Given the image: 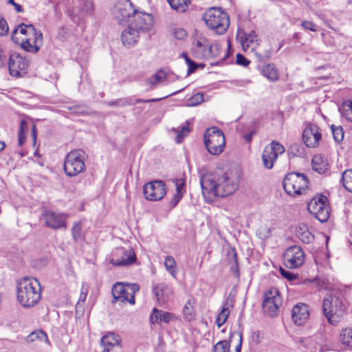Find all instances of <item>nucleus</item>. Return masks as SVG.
Instances as JSON below:
<instances>
[{
  "label": "nucleus",
  "instance_id": "338daca9",
  "mask_svg": "<svg viewBox=\"0 0 352 352\" xmlns=\"http://www.w3.org/2000/svg\"><path fill=\"white\" fill-rule=\"evenodd\" d=\"M87 294H86V293L80 292V296H79V300H78V305L79 304L80 301H81V302H85V301L86 298H87Z\"/></svg>",
  "mask_w": 352,
  "mask_h": 352
},
{
  "label": "nucleus",
  "instance_id": "bb28decb",
  "mask_svg": "<svg viewBox=\"0 0 352 352\" xmlns=\"http://www.w3.org/2000/svg\"><path fill=\"white\" fill-rule=\"evenodd\" d=\"M312 168L320 174L324 173L329 169V163L324 156L316 155L312 159Z\"/></svg>",
  "mask_w": 352,
  "mask_h": 352
},
{
  "label": "nucleus",
  "instance_id": "603ef678",
  "mask_svg": "<svg viewBox=\"0 0 352 352\" xmlns=\"http://www.w3.org/2000/svg\"><path fill=\"white\" fill-rule=\"evenodd\" d=\"M153 76V79L157 80L158 83L162 82L166 78V74L162 70L157 72Z\"/></svg>",
  "mask_w": 352,
  "mask_h": 352
},
{
  "label": "nucleus",
  "instance_id": "39448f33",
  "mask_svg": "<svg viewBox=\"0 0 352 352\" xmlns=\"http://www.w3.org/2000/svg\"><path fill=\"white\" fill-rule=\"evenodd\" d=\"M323 312L328 322L336 325L344 311L342 299L336 295L327 294L323 300Z\"/></svg>",
  "mask_w": 352,
  "mask_h": 352
},
{
  "label": "nucleus",
  "instance_id": "680f3d73",
  "mask_svg": "<svg viewBox=\"0 0 352 352\" xmlns=\"http://www.w3.org/2000/svg\"><path fill=\"white\" fill-rule=\"evenodd\" d=\"M147 82L148 84L151 86V88L155 87L157 84H159L157 82V80H154L153 79V76H151L148 80H147Z\"/></svg>",
  "mask_w": 352,
  "mask_h": 352
},
{
  "label": "nucleus",
  "instance_id": "e2e57ef3",
  "mask_svg": "<svg viewBox=\"0 0 352 352\" xmlns=\"http://www.w3.org/2000/svg\"><path fill=\"white\" fill-rule=\"evenodd\" d=\"M255 134L254 131H252L249 133L245 134L243 138L247 142H250L252 139V136Z\"/></svg>",
  "mask_w": 352,
  "mask_h": 352
},
{
  "label": "nucleus",
  "instance_id": "0eeeda50",
  "mask_svg": "<svg viewBox=\"0 0 352 352\" xmlns=\"http://www.w3.org/2000/svg\"><path fill=\"white\" fill-rule=\"evenodd\" d=\"M85 153L82 149H75L67 153L65 162L64 170L69 177L76 176L85 170Z\"/></svg>",
  "mask_w": 352,
  "mask_h": 352
},
{
  "label": "nucleus",
  "instance_id": "c85d7f7f",
  "mask_svg": "<svg viewBox=\"0 0 352 352\" xmlns=\"http://www.w3.org/2000/svg\"><path fill=\"white\" fill-rule=\"evenodd\" d=\"M261 74L263 76L272 82L278 80L279 78L278 71L273 64H267L263 66Z\"/></svg>",
  "mask_w": 352,
  "mask_h": 352
},
{
  "label": "nucleus",
  "instance_id": "4c0bfd02",
  "mask_svg": "<svg viewBox=\"0 0 352 352\" xmlns=\"http://www.w3.org/2000/svg\"><path fill=\"white\" fill-rule=\"evenodd\" d=\"M341 180L344 188L352 192V169L344 170L342 173Z\"/></svg>",
  "mask_w": 352,
  "mask_h": 352
},
{
  "label": "nucleus",
  "instance_id": "7ed1b4c3",
  "mask_svg": "<svg viewBox=\"0 0 352 352\" xmlns=\"http://www.w3.org/2000/svg\"><path fill=\"white\" fill-rule=\"evenodd\" d=\"M16 297L22 307L25 308L34 307L41 298L39 282L36 278H23L17 283Z\"/></svg>",
  "mask_w": 352,
  "mask_h": 352
},
{
  "label": "nucleus",
  "instance_id": "37998d69",
  "mask_svg": "<svg viewBox=\"0 0 352 352\" xmlns=\"http://www.w3.org/2000/svg\"><path fill=\"white\" fill-rule=\"evenodd\" d=\"M204 101V95L201 93H197L187 100L186 106L195 107L201 104Z\"/></svg>",
  "mask_w": 352,
  "mask_h": 352
},
{
  "label": "nucleus",
  "instance_id": "a878e982",
  "mask_svg": "<svg viewBox=\"0 0 352 352\" xmlns=\"http://www.w3.org/2000/svg\"><path fill=\"white\" fill-rule=\"evenodd\" d=\"M339 342L344 350L352 351V327L341 329L339 334Z\"/></svg>",
  "mask_w": 352,
  "mask_h": 352
},
{
  "label": "nucleus",
  "instance_id": "412c9836",
  "mask_svg": "<svg viewBox=\"0 0 352 352\" xmlns=\"http://www.w3.org/2000/svg\"><path fill=\"white\" fill-rule=\"evenodd\" d=\"M120 336L114 333H109L102 336L100 340L102 352H115L114 348L120 344Z\"/></svg>",
  "mask_w": 352,
  "mask_h": 352
},
{
  "label": "nucleus",
  "instance_id": "69168bd1",
  "mask_svg": "<svg viewBox=\"0 0 352 352\" xmlns=\"http://www.w3.org/2000/svg\"><path fill=\"white\" fill-rule=\"evenodd\" d=\"M3 52L0 50V68L3 67L5 65V62H6V57L3 56Z\"/></svg>",
  "mask_w": 352,
  "mask_h": 352
},
{
  "label": "nucleus",
  "instance_id": "2f4dec72",
  "mask_svg": "<svg viewBox=\"0 0 352 352\" xmlns=\"http://www.w3.org/2000/svg\"><path fill=\"white\" fill-rule=\"evenodd\" d=\"M195 303V298H190L184 305L183 314L184 319L187 321H191L195 316V309L194 307Z\"/></svg>",
  "mask_w": 352,
  "mask_h": 352
},
{
  "label": "nucleus",
  "instance_id": "f03ea898",
  "mask_svg": "<svg viewBox=\"0 0 352 352\" xmlns=\"http://www.w3.org/2000/svg\"><path fill=\"white\" fill-rule=\"evenodd\" d=\"M12 40L28 52L36 53L43 44V34L32 24H19L12 32Z\"/></svg>",
  "mask_w": 352,
  "mask_h": 352
},
{
  "label": "nucleus",
  "instance_id": "c756f323",
  "mask_svg": "<svg viewBox=\"0 0 352 352\" xmlns=\"http://www.w3.org/2000/svg\"><path fill=\"white\" fill-rule=\"evenodd\" d=\"M296 234L304 243H309L313 239V235L309 231L307 226L302 224L296 228Z\"/></svg>",
  "mask_w": 352,
  "mask_h": 352
},
{
  "label": "nucleus",
  "instance_id": "b1692460",
  "mask_svg": "<svg viewBox=\"0 0 352 352\" xmlns=\"http://www.w3.org/2000/svg\"><path fill=\"white\" fill-rule=\"evenodd\" d=\"M173 318V314L154 308L151 315L150 320L152 324H160L162 322L168 323Z\"/></svg>",
  "mask_w": 352,
  "mask_h": 352
},
{
  "label": "nucleus",
  "instance_id": "6ab92c4d",
  "mask_svg": "<svg viewBox=\"0 0 352 352\" xmlns=\"http://www.w3.org/2000/svg\"><path fill=\"white\" fill-rule=\"evenodd\" d=\"M309 309L308 305L304 303H298L292 309V318L296 325L303 324L309 318Z\"/></svg>",
  "mask_w": 352,
  "mask_h": 352
},
{
  "label": "nucleus",
  "instance_id": "4d7b16f0",
  "mask_svg": "<svg viewBox=\"0 0 352 352\" xmlns=\"http://www.w3.org/2000/svg\"><path fill=\"white\" fill-rule=\"evenodd\" d=\"M184 194H182V192H176L174 195L172 200L170 201V205L172 207H175L177 206V204L179 203V201L182 198Z\"/></svg>",
  "mask_w": 352,
  "mask_h": 352
},
{
  "label": "nucleus",
  "instance_id": "a19ab883",
  "mask_svg": "<svg viewBox=\"0 0 352 352\" xmlns=\"http://www.w3.org/2000/svg\"><path fill=\"white\" fill-rule=\"evenodd\" d=\"M342 114L347 120L352 122V100H346L343 102Z\"/></svg>",
  "mask_w": 352,
  "mask_h": 352
},
{
  "label": "nucleus",
  "instance_id": "ea45409f",
  "mask_svg": "<svg viewBox=\"0 0 352 352\" xmlns=\"http://www.w3.org/2000/svg\"><path fill=\"white\" fill-rule=\"evenodd\" d=\"M221 47L218 43L211 44L208 50L205 52L204 56L208 58H219L220 56V52Z\"/></svg>",
  "mask_w": 352,
  "mask_h": 352
},
{
  "label": "nucleus",
  "instance_id": "2eb2a0df",
  "mask_svg": "<svg viewBox=\"0 0 352 352\" xmlns=\"http://www.w3.org/2000/svg\"><path fill=\"white\" fill-rule=\"evenodd\" d=\"M131 0H118L112 11L115 19L121 25H127L131 16Z\"/></svg>",
  "mask_w": 352,
  "mask_h": 352
},
{
  "label": "nucleus",
  "instance_id": "864d4df0",
  "mask_svg": "<svg viewBox=\"0 0 352 352\" xmlns=\"http://www.w3.org/2000/svg\"><path fill=\"white\" fill-rule=\"evenodd\" d=\"M258 234L262 238H267L270 235V230L266 226H261L258 230Z\"/></svg>",
  "mask_w": 352,
  "mask_h": 352
},
{
  "label": "nucleus",
  "instance_id": "393cba45",
  "mask_svg": "<svg viewBox=\"0 0 352 352\" xmlns=\"http://www.w3.org/2000/svg\"><path fill=\"white\" fill-rule=\"evenodd\" d=\"M233 305L234 298L229 296L216 319V324L219 327H221L226 322L230 314V309L233 307Z\"/></svg>",
  "mask_w": 352,
  "mask_h": 352
},
{
  "label": "nucleus",
  "instance_id": "052dcab7",
  "mask_svg": "<svg viewBox=\"0 0 352 352\" xmlns=\"http://www.w3.org/2000/svg\"><path fill=\"white\" fill-rule=\"evenodd\" d=\"M187 65H188V74L193 72L197 68L196 64L195 62L191 60L190 58H187L186 61Z\"/></svg>",
  "mask_w": 352,
  "mask_h": 352
},
{
  "label": "nucleus",
  "instance_id": "4468645a",
  "mask_svg": "<svg viewBox=\"0 0 352 352\" xmlns=\"http://www.w3.org/2000/svg\"><path fill=\"white\" fill-rule=\"evenodd\" d=\"M29 65L28 60L18 53H13L10 56L8 69L10 74L12 76L20 77L27 72Z\"/></svg>",
  "mask_w": 352,
  "mask_h": 352
},
{
  "label": "nucleus",
  "instance_id": "f704fd0d",
  "mask_svg": "<svg viewBox=\"0 0 352 352\" xmlns=\"http://www.w3.org/2000/svg\"><path fill=\"white\" fill-rule=\"evenodd\" d=\"M164 267L166 271L174 278H177V269L174 258L171 256H166L164 260Z\"/></svg>",
  "mask_w": 352,
  "mask_h": 352
},
{
  "label": "nucleus",
  "instance_id": "a18cd8bd",
  "mask_svg": "<svg viewBox=\"0 0 352 352\" xmlns=\"http://www.w3.org/2000/svg\"><path fill=\"white\" fill-rule=\"evenodd\" d=\"M331 131L336 142H339L344 138V131L342 126H331Z\"/></svg>",
  "mask_w": 352,
  "mask_h": 352
},
{
  "label": "nucleus",
  "instance_id": "13d9d810",
  "mask_svg": "<svg viewBox=\"0 0 352 352\" xmlns=\"http://www.w3.org/2000/svg\"><path fill=\"white\" fill-rule=\"evenodd\" d=\"M236 63L240 65L247 66L250 63V61L242 54H238L236 55Z\"/></svg>",
  "mask_w": 352,
  "mask_h": 352
},
{
  "label": "nucleus",
  "instance_id": "aec40b11",
  "mask_svg": "<svg viewBox=\"0 0 352 352\" xmlns=\"http://www.w3.org/2000/svg\"><path fill=\"white\" fill-rule=\"evenodd\" d=\"M133 22L137 30H147L153 25V16L146 12L133 10Z\"/></svg>",
  "mask_w": 352,
  "mask_h": 352
},
{
  "label": "nucleus",
  "instance_id": "f8f14e48",
  "mask_svg": "<svg viewBox=\"0 0 352 352\" xmlns=\"http://www.w3.org/2000/svg\"><path fill=\"white\" fill-rule=\"evenodd\" d=\"M143 192L147 200H161L166 194V184L161 180L148 182L144 186Z\"/></svg>",
  "mask_w": 352,
  "mask_h": 352
},
{
  "label": "nucleus",
  "instance_id": "79ce46f5",
  "mask_svg": "<svg viewBox=\"0 0 352 352\" xmlns=\"http://www.w3.org/2000/svg\"><path fill=\"white\" fill-rule=\"evenodd\" d=\"M82 222L78 221L74 223L72 228V238L75 242L80 241L82 237Z\"/></svg>",
  "mask_w": 352,
  "mask_h": 352
},
{
  "label": "nucleus",
  "instance_id": "de8ad7c7",
  "mask_svg": "<svg viewBox=\"0 0 352 352\" xmlns=\"http://www.w3.org/2000/svg\"><path fill=\"white\" fill-rule=\"evenodd\" d=\"M188 132L189 128L188 124L186 126H183L179 131H177L176 142L180 143Z\"/></svg>",
  "mask_w": 352,
  "mask_h": 352
},
{
  "label": "nucleus",
  "instance_id": "6e6552de",
  "mask_svg": "<svg viewBox=\"0 0 352 352\" xmlns=\"http://www.w3.org/2000/svg\"><path fill=\"white\" fill-rule=\"evenodd\" d=\"M204 144L210 154L219 155L223 152L226 145L223 132L217 127L208 129L204 135Z\"/></svg>",
  "mask_w": 352,
  "mask_h": 352
},
{
  "label": "nucleus",
  "instance_id": "1a4fd4ad",
  "mask_svg": "<svg viewBox=\"0 0 352 352\" xmlns=\"http://www.w3.org/2000/svg\"><path fill=\"white\" fill-rule=\"evenodd\" d=\"M307 210L320 222H326L329 217L330 208L324 195L313 197L307 204Z\"/></svg>",
  "mask_w": 352,
  "mask_h": 352
},
{
  "label": "nucleus",
  "instance_id": "dca6fc26",
  "mask_svg": "<svg viewBox=\"0 0 352 352\" xmlns=\"http://www.w3.org/2000/svg\"><path fill=\"white\" fill-rule=\"evenodd\" d=\"M42 219L45 221V225L54 230L65 228L67 226V215L64 214L56 213L52 210H44L41 214Z\"/></svg>",
  "mask_w": 352,
  "mask_h": 352
},
{
  "label": "nucleus",
  "instance_id": "423d86ee",
  "mask_svg": "<svg viewBox=\"0 0 352 352\" xmlns=\"http://www.w3.org/2000/svg\"><path fill=\"white\" fill-rule=\"evenodd\" d=\"M308 183V179L305 174L290 173L286 175L283 184L288 195L296 196L305 193Z\"/></svg>",
  "mask_w": 352,
  "mask_h": 352
},
{
  "label": "nucleus",
  "instance_id": "8fccbe9b",
  "mask_svg": "<svg viewBox=\"0 0 352 352\" xmlns=\"http://www.w3.org/2000/svg\"><path fill=\"white\" fill-rule=\"evenodd\" d=\"M8 30L9 28L7 21L4 19L0 17V36L6 35L8 32Z\"/></svg>",
  "mask_w": 352,
  "mask_h": 352
},
{
  "label": "nucleus",
  "instance_id": "0e129e2a",
  "mask_svg": "<svg viewBox=\"0 0 352 352\" xmlns=\"http://www.w3.org/2000/svg\"><path fill=\"white\" fill-rule=\"evenodd\" d=\"M19 145L21 146L25 141V135L18 134Z\"/></svg>",
  "mask_w": 352,
  "mask_h": 352
},
{
  "label": "nucleus",
  "instance_id": "bf43d9fd",
  "mask_svg": "<svg viewBox=\"0 0 352 352\" xmlns=\"http://www.w3.org/2000/svg\"><path fill=\"white\" fill-rule=\"evenodd\" d=\"M28 130V122L24 120H21L19 134L25 135Z\"/></svg>",
  "mask_w": 352,
  "mask_h": 352
},
{
  "label": "nucleus",
  "instance_id": "cd10ccee",
  "mask_svg": "<svg viewBox=\"0 0 352 352\" xmlns=\"http://www.w3.org/2000/svg\"><path fill=\"white\" fill-rule=\"evenodd\" d=\"M241 43L244 50L250 49L251 51L254 52L258 45V36L255 32H251L249 34L241 38Z\"/></svg>",
  "mask_w": 352,
  "mask_h": 352
},
{
  "label": "nucleus",
  "instance_id": "49530a36",
  "mask_svg": "<svg viewBox=\"0 0 352 352\" xmlns=\"http://www.w3.org/2000/svg\"><path fill=\"white\" fill-rule=\"evenodd\" d=\"M213 352H229V344L226 340L217 342L213 349Z\"/></svg>",
  "mask_w": 352,
  "mask_h": 352
},
{
  "label": "nucleus",
  "instance_id": "5701e85b",
  "mask_svg": "<svg viewBox=\"0 0 352 352\" xmlns=\"http://www.w3.org/2000/svg\"><path fill=\"white\" fill-rule=\"evenodd\" d=\"M94 9L93 3L89 0H84L83 4L80 8H76L72 10V19L76 22V18L79 19L82 18L85 14H90Z\"/></svg>",
  "mask_w": 352,
  "mask_h": 352
},
{
  "label": "nucleus",
  "instance_id": "a211bd4d",
  "mask_svg": "<svg viewBox=\"0 0 352 352\" xmlns=\"http://www.w3.org/2000/svg\"><path fill=\"white\" fill-rule=\"evenodd\" d=\"M129 289L132 291V285L130 283L126 285L122 283L115 284L111 290L114 299L112 302L120 301L122 303L129 302L132 304V294L129 292Z\"/></svg>",
  "mask_w": 352,
  "mask_h": 352
},
{
  "label": "nucleus",
  "instance_id": "c9c22d12",
  "mask_svg": "<svg viewBox=\"0 0 352 352\" xmlns=\"http://www.w3.org/2000/svg\"><path fill=\"white\" fill-rule=\"evenodd\" d=\"M287 154L292 157H303L305 155V148L298 143H293L289 146Z\"/></svg>",
  "mask_w": 352,
  "mask_h": 352
},
{
  "label": "nucleus",
  "instance_id": "f257e3e1",
  "mask_svg": "<svg viewBox=\"0 0 352 352\" xmlns=\"http://www.w3.org/2000/svg\"><path fill=\"white\" fill-rule=\"evenodd\" d=\"M241 175L234 167L216 175H206L201 179L202 193L208 201L217 197H227L233 194L239 187Z\"/></svg>",
  "mask_w": 352,
  "mask_h": 352
},
{
  "label": "nucleus",
  "instance_id": "9d476101",
  "mask_svg": "<svg viewBox=\"0 0 352 352\" xmlns=\"http://www.w3.org/2000/svg\"><path fill=\"white\" fill-rule=\"evenodd\" d=\"M281 305L282 298L276 288L272 287L265 293L263 308L265 314L271 317L277 316Z\"/></svg>",
  "mask_w": 352,
  "mask_h": 352
},
{
  "label": "nucleus",
  "instance_id": "5fc2aeb1",
  "mask_svg": "<svg viewBox=\"0 0 352 352\" xmlns=\"http://www.w3.org/2000/svg\"><path fill=\"white\" fill-rule=\"evenodd\" d=\"M302 26L305 30H309L313 32L317 31L316 25L314 23L309 21H305L302 23Z\"/></svg>",
  "mask_w": 352,
  "mask_h": 352
},
{
  "label": "nucleus",
  "instance_id": "3c124183",
  "mask_svg": "<svg viewBox=\"0 0 352 352\" xmlns=\"http://www.w3.org/2000/svg\"><path fill=\"white\" fill-rule=\"evenodd\" d=\"M280 273L284 278L289 280H293L296 278V276L295 274L283 269V267H280Z\"/></svg>",
  "mask_w": 352,
  "mask_h": 352
},
{
  "label": "nucleus",
  "instance_id": "58836bf2",
  "mask_svg": "<svg viewBox=\"0 0 352 352\" xmlns=\"http://www.w3.org/2000/svg\"><path fill=\"white\" fill-rule=\"evenodd\" d=\"M128 28L124 30L121 34L122 44L126 47L129 48L132 41V27L131 23L127 24Z\"/></svg>",
  "mask_w": 352,
  "mask_h": 352
},
{
  "label": "nucleus",
  "instance_id": "72a5a7b5",
  "mask_svg": "<svg viewBox=\"0 0 352 352\" xmlns=\"http://www.w3.org/2000/svg\"><path fill=\"white\" fill-rule=\"evenodd\" d=\"M25 340L28 343H32L36 341H44L46 343H49V340L46 333L41 330H36L32 332L28 336L26 337Z\"/></svg>",
  "mask_w": 352,
  "mask_h": 352
},
{
  "label": "nucleus",
  "instance_id": "ddd939ff",
  "mask_svg": "<svg viewBox=\"0 0 352 352\" xmlns=\"http://www.w3.org/2000/svg\"><path fill=\"white\" fill-rule=\"evenodd\" d=\"M283 258L287 267L290 269L298 268L305 262V254L300 247L294 245L286 250Z\"/></svg>",
  "mask_w": 352,
  "mask_h": 352
},
{
  "label": "nucleus",
  "instance_id": "e433bc0d",
  "mask_svg": "<svg viewBox=\"0 0 352 352\" xmlns=\"http://www.w3.org/2000/svg\"><path fill=\"white\" fill-rule=\"evenodd\" d=\"M173 9L179 12H184L186 10L190 0H167Z\"/></svg>",
  "mask_w": 352,
  "mask_h": 352
},
{
  "label": "nucleus",
  "instance_id": "4be33fe9",
  "mask_svg": "<svg viewBox=\"0 0 352 352\" xmlns=\"http://www.w3.org/2000/svg\"><path fill=\"white\" fill-rule=\"evenodd\" d=\"M153 292L160 304L165 303L173 294V289L165 283H159L153 288Z\"/></svg>",
  "mask_w": 352,
  "mask_h": 352
},
{
  "label": "nucleus",
  "instance_id": "09e8293b",
  "mask_svg": "<svg viewBox=\"0 0 352 352\" xmlns=\"http://www.w3.org/2000/svg\"><path fill=\"white\" fill-rule=\"evenodd\" d=\"M176 192L184 194L185 192V180L183 178L176 179L175 180Z\"/></svg>",
  "mask_w": 352,
  "mask_h": 352
},
{
  "label": "nucleus",
  "instance_id": "c03bdc74",
  "mask_svg": "<svg viewBox=\"0 0 352 352\" xmlns=\"http://www.w3.org/2000/svg\"><path fill=\"white\" fill-rule=\"evenodd\" d=\"M173 36L177 40H185L188 36L186 30L182 28H174L171 30Z\"/></svg>",
  "mask_w": 352,
  "mask_h": 352
},
{
  "label": "nucleus",
  "instance_id": "f3484780",
  "mask_svg": "<svg viewBox=\"0 0 352 352\" xmlns=\"http://www.w3.org/2000/svg\"><path fill=\"white\" fill-rule=\"evenodd\" d=\"M321 138L322 134L318 125L309 123L306 126L302 133V141L307 147H317Z\"/></svg>",
  "mask_w": 352,
  "mask_h": 352
},
{
  "label": "nucleus",
  "instance_id": "9b49d317",
  "mask_svg": "<svg viewBox=\"0 0 352 352\" xmlns=\"http://www.w3.org/2000/svg\"><path fill=\"white\" fill-rule=\"evenodd\" d=\"M285 148L283 144L276 141H272L267 145L262 153L263 166L267 169H272L278 155L284 153Z\"/></svg>",
  "mask_w": 352,
  "mask_h": 352
},
{
  "label": "nucleus",
  "instance_id": "774afa93",
  "mask_svg": "<svg viewBox=\"0 0 352 352\" xmlns=\"http://www.w3.org/2000/svg\"><path fill=\"white\" fill-rule=\"evenodd\" d=\"M32 135L34 142H35L36 138V128L35 125H33L32 127Z\"/></svg>",
  "mask_w": 352,
  "mask_h": 352
},
{
  "label": "nucleus",
  "instance_id": "473e14b6",
  "mask_svg": "<svg viewBox=\"0 0 352 352\" xmlns=\"http://www.w3.org/2000/svg\"><path fill=\"white\" fill-rule=\"evenodd\" d=\"M298 347L307 352H315L316 350V344L310 337L299 338L298 339Z\"/></svg>",
  "mask_w": 352,
  "mask_h": 352
},
{
  "label": "nucleus",
  "instance_id": "7c9ffc66",
  "mask_svg": "<svg viewBox=\"0 0 352 352\" xmlns=\"http://www.w3.org/2000/svg\"><path fill=\"white\" fill-rule=\"evenodd\" d=\"M117 254L126 256H122V258H112L110 260L111 263L115 266H126L132 263V255L125 254L123 249L117 250Z\"/></svg>",
  "mask_w": 352,
  "mask_h": 352
},
{
  "label": "nucleus",
  "instance_id": "6e6d98bb",
  "mask_svg": "<svg viewBox=\"0 0 352 352\" xmlns=\"http://www.w3.org/2000/svg\"><path fill=\"white\" fill-rule=\"evenodd\" d=\"M70 110L78 114H84L87 113V108L85 106H74L70 108Z\"/></svg>",
  "mask_w": 352,
  "mask_h": 352
},
{
  "label": "nucleus",
  "instance_id": "20e7f679",
  "mask_svg": "<svg viewBox=\"0 0 352 352\" xmlns=\"http://www.w3.org/2000/svg\"><path fill=\"white\" fill-rule=\"evenodd\" d=\"M207 27L218 34H224L230 26V18L227 12L220 8H210L204 15Z\"/></svg>",
  "mask_w": 352,
  "mask_h": 352
}]
</instances>
